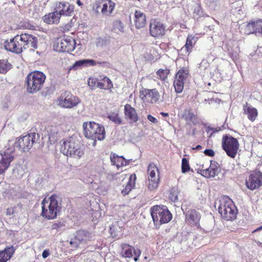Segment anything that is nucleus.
Here are the masks:
<instances>
[{
    "label": "nucleus",
    "mask_w": 262,
    "mask_h": 262,
    "mask_svg": "<svg viewBox=\"0 0 262 262\" xmlns=\"http://www.w3.org/2000/svg\"><path fill=\"white\" fill-rule=\"evenodd\" d=\"M61 198L55 194L45 198L41 202V216L48 220L55 219L61 210Z\"/></svg>",
    "instance_id": "obj_1"
},
{
    "label": "nucleus",
    "mask_w": 262,
    "mask_h": 262,
    "mask_svg": "<svg viewBox=\"0 0 262 262\" xmlns=\"http://www.w3.org/2000/svg\"><path fill=\"white\" fill-rule=\"evenodd\" d=\"M60 151L67 156L80 159L84 155V146L77 138L71 137L64 141Z\"/></svg>",
    "instance_id": "obj_2"
},
{
    "label": "nucleus",
    "mask_w": 262,
    "mask_h": 262,
    "mask_svg": "<svg viewBox=\"0 0 262 262\" xmlns=\"http://www.w3.org/2000/svg\"><path fill=\"white\" fill-rule=\"evenodd\" d=\"M83 134L84 136L94 141L93 145H95L97 140H102L105 138V132L103 125L95 122L83 123Z\"/></svg>",
    "instance_id": "obj_3"
},
{
    "label": "nucleus",
    "mask_w": 262,
    "mask_h": 262,
    "mask_svg": "<svg viewBox=\"0 0 262 262\" xmlns=\"http://www.w3.org/2000/svg\"><path fill=\"white\" fill-rule=\"evenodd\" d=\"M219 212L223 219L232 221L236 219L237 209L232 200L227 196H224L219 201Z\"/></svg>",
    "instance_id": "obj_4"
},
{
    "label": "nucleus",
    "mask_w": 262,
    "mask_h": 262,
    "mask_svg": "<svg viewBox=\"0 0 262 262\" xmlns=\"http://www.w3.org/2000/svg\"><path fill=\"white\" fill-rule=\"evenodd\" d=\"M39 139L38 134L34 132L31 133L19 138L15 143L9 141L8 147H13L14 149L17 148L21 151H29L33 144L38 142Z\"/></svg>",
    "instance_id": "obj_5"
},
{
    "label": "nucleus",
    "mask_w": 262,
    "mask_h": 262,
    "mask_svg": "<svg viewBox=\"0 0 262 262\" xmlns=\"http://www.w3.org/2000/svg\"><path fill=\"white\" fill-rule=\"evenodd\" d=\"M46 76L42 72L35 71L27 77V90L30 93L39 91L43 86Z\"/></svg>",
    "instance_id": "obj_6"
},
{
    "label": "nucleus",
    "mask_w": 262,
    "mask_h": 262,
    "mask_svg": "<svg viewBox=\"0 0 262 262\" xmlns=\"http://www.w3.org/2000/svg\"><path fill=\"white\" fill-rule=\"evenodd\" d=\"M150 214L154 224L160 226L169 222L172 219V215L165 206H154L150 209Z\"/></svg>",
    "instance_id": "obj_7"
},
{
    "label": "nucleus",
    "mask_w": 262,
    "mask_h": 262,
    "mask_svg": "<svg viewBox=\"0 0 262 262\" xmlns=\"http://www.w3.org/2000/svg\"><path fill=\"white\" fill-rule=\"evenodd\" d=\"M222 145L223 149L229 157L235 158L239 147V143L236 138L225 135L223 137Z\"/></svg>",
    "instance_id": "obj_8"
},
{
    "label": "nucleus",
    "mask_w": 262,
    "mask_h": 262,
    "mask_svg": "<svg viewBox=\"0 0 262 262\" xmlns=\"http://www.w3.org/2000/svg\"><path fill=\"white\" fill-rule=\"evenodd\" d=\"M58 104L61 107L72 108L81 102L80 99L73 95L70 92L65 91L58 99Z\"/></svg>",
    "instance_id": "obj_9"
},
{
    "label": "nucleus",
    "mask_w": 262,
    "mask_h": 262,
    "mask_svg": "<svg viewBox=\"0 0 262 262\" xmlns=\"http://www.w3.org/2000/svg\"><path fill=\"white\" fill-rule=\"evenodd\" d=\"M13 147H7L5 150L1 151L2 159L0 161V177L3 178L5 171L9 167L11 162L14 159Z\"/></svg>",
    "instance_id": "obj_10"
},
{
    "label": "nucleus",
    "mask_w": 262,
    "mask_h": 262,
    "mask_svg": "<svg viewBox=\"0 0 262 262\" xmlns=\"http://www.w3.org/2000/svg\"><path fill=\"white\" fill-rule=\"evenodd\" d=\"M75 45V40L72 37L65 36L58 39L57 50L70 53L74 50Z\"/></svg>",
    "instance_id": "obj_11"
},
{
    "label": "nucleus",
    "mask_w": 262,
    "mask_h": 262,
    "mask_svg": "<svg viewBox=\"0 0 262 262\" xmlns=\"http://www.w3.org/2000/svg\"><path fill=\"white\" fill-rule=\"evenodd\" d=\"M140 96L143 101H147L151 103L162 101L160 93L156 89H144L140 91Z\"/></svg>",
    "instance_id": "obj_12"
},
{
    "label": "nucleus",
    "mask_w": 262,
    "mask_h": 262,
    "mask_svg": "<svg viewBox=\"0 0 262 262\" xmlns=\"http://www.w3.org/2000/svg\"><path fill=\"white\" fill-rule=\"evenodd\" d=\"M20 42L19 35H17L11 38L10 41L6 40L4 46L7 51L19 54L24 51L22 44Z\"/></svg>",
    "instance_id": "obj_13"
},
{
    "label": "nucleus",
    "mask_w": 262,
    "mask_h": 262,
    "mask_svg": "<svg viewBox=\"0 0 262 262\" xmlns=\"http://www.w3.org/2000/svg\"><path fill=\"white\" fill-rule=\"evenodd\" d=\"M19 35L24 50L29 49L34 51L37 49L38 39L36 37L28 33L21 34Z\"/></svg>",
    "instance_id": "obj_14"
},
{
    "label": "nucleus",
    "mask_w": 262,
    "mask_h": 262,
    "mask_svg": "<svg viewBox=\"0 0 262 262\" xmlns=\"http://www.w3.org/2000/svg\"><path fill=\"white\" fill-rule=\"evenodd\" d=\"M92 236L90 232L85 230L78 231L75 237L72 238L70 244L73 248H78L80 245L85 244L91 240Z\"/></svg>",
    "instance_id": "obj_15"
},
{
    "label": "nucleus",
    "mask_w": 262,
    "mask_h": 262,
    "mask_svg": "<svg viewBox=\"0 0 262 262\" xmlns=\"http://www.w3.org/2000/svg\"><path fill=\"white\" fill-rule=\"evenodd\" d=\"M189 75V70L187 69H180L177 73L173 82V86L176 92L180 93L184 89V81Z\"/></svg>",
    "instance_id": "obj_16"
},
{
    "label": "nucleus",
    "mask_w": 262,
    "mask_h": 262,
    "mask_svg": "<svg viewBox=\"0 0 262 262\" xmlns=\"http://www.w3.org/2000/svg\"><path fill=\"white\" fill-rule=\"evenodd\" d=\"M246 185L251 190H254L262 185V172L259 171L253 172L246 180Z\"/></svg>",
    "instance_id": "obj_17"
},
{
    "label": "nucleus",
    "mask_w": 262,
    "mask_h": 262,
    "mask_svg": "<svg viewBox=\"0 0 262 262\" xmlns=\"http://www.w3.org/2000/svg\"><path fill=\"white\" fill-rule=\"evenodd\" d=\"M165 28L163 24L158 21L154 20L149 25V33L154 37H158L165 34Z\"/></svg>",
    "instance_id": "obj_18"
},
{
    "label": "nucleus",
    "mask_w": 262,
    "mask_h": 262,
    "mask_svg": "<svg viewBox=\"0 0 262 262\" xmlns=\"http://www.w3.org/2000/svg\"><path fill=\"white\" fill-rule=\"evenodd\" d=\"M220 172V168L219 166L218 163L212 161H210V165L209 168L200 170L201 175L207 178L214 177Z\"/></svg>",
    "instance_id": "obj_19"
},
{
    "label": "nucleus",
    "mask_w": 262,
    "mask_h": 262,
    "mask_svg": "<svg viewBox=\"0 0 262 262\" xmlns=\"http://www.w3.org/2000/svg\"><path fill=\"white\" fill-rule=\"evenodd\" d=\"M55 10L60 16H71L74 12V6L68 2H59L56 3Z\"/></svg>",
    "instance_id": "obj_20"
},
{
    "label": "nucleus",
    "mask_w": 262,
    "mask_h": 262,
    "mask_svg": "<svg viewBox=\"0 0 262 262\" xmlns=\"http://www.w3.org/2000/svg\"><path fill=\"white\" fill-rule=\"evenodd\" d=\"M106 62H96L95 60L93 59H84L82 60H79L76 61L72 66V67L70 68V70L74 69L75 70L81 69L83 67H86L89 66H95L97 64H106Z\"/></svg>",
    "instance_id": "obj_21"
},
{
    "label": "nucleus",
    "mask_w": 262,
    "mask_h": 262,
    "mask_svg": "<svg viewBox=\"0 0 262 262\" xmlns=\"http://www.w3.org/2000/svg\"><path fill=\"white\" fill-rule=\"evenodd\" d=\"M124 114L125 118L129 120L130 124L136 123L138 120V116L136 110L130 104L125 105Z\"/></svg>",
    "instance_id": "obj_22"
},
{
    "label": "nucleus",
    "mask_w": 262,
    "mask_h": 262,
    "mask_svg": "<svg viewBox=\"0 0 262 262\" xmlns=\"http://www.w3.org/2000/svg\"><path fill=\"white\" fill-rule=\"evenodd\" d=\"M201 214L194 209H190L186 213V219L190 224L199 226Z\"/></svg>",
    "instance_id": "obj_23"
},
{
    "label": "nucleus",
    "mask_w": 262,
    "mask_h": 262,
    "mask_svg": "<svg viewBox=\"0 0 262 262\" xmlns=\"http://www.w3.org/2000/svg\"><path fill=\"white\" fill-rule=\"evenodd\" d=\"M134 23L137 29H140L145 26L146 20L144 13L140 10H136L134 14Z\"/></svg>",
    "instance_id": "obj_24"
},
{
    "label": "nucleus",
    "mask_w": 262,
    "mask_h": 262,
    "mask_svg": "<svg viewBox=\"0 0 262 262\" xmlns=\"http://www.w3.org/2000/svg\"><path fill=\"white\" fill-rule=\"evenodd\" d=\"M244 114L247 115L248 118L251 121H254L258 115L257 110L249 105L247 102L243 106Z\"/></svg>",
    "instance_id": "obj_25"
},
{
    "label": "nucleus",
    "mask_w": 262,
    "mask_h": 262,
    "mask_svg": "<svg viewBox=\"0 0 262 262\" xmlns=\"http://www.w3.org/2000/svg\"><path fill=\"white\" fill-rule=\"evenodd\" d=\"M60 15L56 10L55 11L45 15L43 17V21L48 24H54L59 23Z\"/></svg>",
    "instance_id": "obj_26"
},
{
    "label": "nucleus",
    "mask_w": 262,
    "mask_h": 262,
    "mask_svg": "<svg viewBox=\"0 0 262 262\" xmlns=\"http://www.w3.org/2000/svg\"><path fill=\"white\" fill-rule=\"evenodd\" d=\"M111 161L112 164L116 165L118 168L127 165L126 160L123 156H118L115 154L111 156Z\"/></svg>",
    "instance_id": "obj_27"
},
{
    "label": "nucleus",
    "mask_w": 262,
    "mask_h": 262,
    "mask_svg": "<svg viewBox=\"0 0 262 262\" xmlns=\"http://www.w3.org/2000/svg\"><path fill=\"white\" fill-rule=\"evenodd\" d=\"M197 38L192 35H189L187 36L185 46L182 48V50H185L186 53H189L193 48L196 41Z\"/></svg>",
    "instance_id": "obj_28"
},
{
    "label": "nucleus",
    "mask_w": 262,
    "mask_h": 262,
    "mask_svg": "<svg viewBox=\"0 0 262 262\" xmlns=\"http://www.w3.org/2000/svg\"><path fill=\"white\" fill-rule=\"evenodd\" d=\"M136 179V175L135 174H132L130 177L129 181L126 184V186L124 188H123L122 191L121 193L123 195H125L127 194L130 191L132 190V188L135 186V180Z\"/></svg>",
    "instance_id": "obj_29"
},
{
    "label": "nucleus",
    "mask_w": 262,
    "mask_h": 262,
    "mask_svg": "<svg viewBox=\"0 0 262 262\" xmlns=\"http://www.w3.org/2000/svg\"><path fill=\"white\" fill-rule=\"evenodd\" d=\"M123 23L120 20L117 19L113 23L112 30L114 32L119 34L124 32Z\"/></svg>",
    "instance_id": "obj_30"
},
{
    "label": "nucleus",
    "mask_w": 262,
    "mask_h": 262,
    "mask_svg": "<svg viewBox=\"0 0 262 262\" xmlns=\"http://www.w3.org/2000/svg\"><path fill=\"white\" fill-rule=\"evenodd\" d=\"M122 250L121 252L123 256L130 258L133 256V248L127 244L122 245Z\"/></svg>",
    "instance_id": "obj_31"
},
{
    "label": "nucleus",
    "mask_w": 262,
    "mask_h": 262,
    "mask_svg": "<svg viewBox=\"0 0 262 262\" xmlns=\"http://www.w3.org/2000/svg\"><path fill=\"white\" fill-rule=\"evenodd\" d=\"M12 68V65L6 59H0V73L5 74Z\"/></svg>",
    "instance_id": "obj_32"
},
{
    "label": "nucleus",
    "mask_w": 262,
    "mask_h": 262,
    "mask_svg": "<svg viewBox=\"0 0 262 262\" xmlns=\"http://www.w3.org/2000/svg\"><path fill=\"white\" fill-rule=\"evenodd\" d=\"M169 73L168 69H159L156 73L157 77L162 81H165L167 77V75Z\"/></svg>",
    "instance_id": "obj_33"
},
{
    "label": "nucleus",
    "mask_w": 262,
    "mask_h": 262,
    "mask_svg": "<svg viewBox=\"0 0 262 262\" xmlns=\"http://www.w3.org/2000/svg\"><path fill=\"white\" fill-rule=\"evenodd\" d=\"M108 118L112 122H114L115 124H122V120L119 117L118 114L117 113L113 112L110 113L108 116Z\"/></svg>",
    "instance_id": "obj_34"
},
{
    "label": "nucleus",
    "mask_w": 262,
    "mask_h": 262,
    "mask_svg": "<svg viewBox=\"0 0 262 262\" xmlns=\"http://www.w3.org/2000/svg\"><path fill=\"white\" fill-rule=\"evenodd\" d=\"M155 170H158L156 166L154 164H149L148 167V172L149 177V179H156Z\"/></svg>",
    "instance_id": "obj_35"
},
{
    "label": "nucleus",
    "mask_w": 262,
    "mask_h": 262,
    "mask_svg": "<svg viewBox=\"0 0 262 262\" xmlns=\"http://www.w3.org/2000/svg\"><path fill=\"white\" fill-rule=\"evenodd\" d=\"M159 179H149V184L148 186V189L150 190H153L156 189L159 184Z\"/></svg>",
    "instance_id": "obj_36"
},
{
    "label": "nucleus",
    "mask_w": 262,
    "mask_h": 262,
    "mask_svg": "<svg viewBox=\"0 0 262 262\" xmlns=\"http://www.w3.org/2000/svg\"><path fill=\"white\" fill-rule=\"evenodd\" d=\"M190 170L189 162L186 158H183L182 161V172L186 173Z\"/></svg>",
    "instance_id": "obj_37"
},
{
    "label": "nucleus",
    "mask_w": 262,
    "mask_h": 262,
    "mask_svg": "<svg viewBox=\"0 0 262 262\" xmlns=\"http://www.w3.org/2000/svg\"><path fill=\"white\" fill-rule=\"evenodd\" d=\"M169 198V199L173 202H178L179 201V199L177 190L175 189H172L170 192Z\"/></svg>",
    "instance_id": "obj_38"
},
{
    "label": "nucleus",
    "mask_w": 262,
    "mask_h": 262,
    "mask_svg": "<svg viewBox=\"0 0 262 262\" xmlns=\"http://www.w3.org/2000/svg\"><path fill=\"white\" fill-rule=\"evenodd\" d=\"M13 173L14 174H17L18 176L22 177L25 173L23 167L20 165H18L13 169Z\"/></svg>",
    "instance_id": "obj_39"
},
{
    "label": "nucleus",
    "mask_w": 262,
    "mask_h": 262,
    "mask_svg": "<svg viewBox=\"0 0 262 262\" xmlns=\"http://www.w3.org/2000/svg\"><path fill=\"white\" fill-rule=\"evenodd\" d=\"M15 251V249L13 246L10 247H7L5 249L4 251H2L3 252H5V255H6L9 259H10L12 256Z\"/></svg>",
    "instance_id": "obj_40"
},
{
    "label": "nucleus",
    "mask_w": 262,
    "mask_h": 262,
    "mask_svg": "<svg viewBox=\"0 0 262 262\" xmlns=\"http://www.w3.org/2000/svg\"><path fill=\"white\" fill-rule=\"evenodd\" d=\"M253 25V21L249 23L246 25L245 27V32L247 34H250L251 33H256L255 29H253L254 28Z\"/></svg>",
    "instance_id": "obj_41"
},
{
    "label": "nucleus",
    "mask_w": 262,
    "mask_h": 262,
    "mask_svg": "<svg viewBox=\"0 0 262 262\" xmlns=\"http://www.w3.org/2000/svg\"><path fill=\"white\" fill-rule=\"evenodd\" d=\"M65 226L63 222H58L53 224L51 226V229H56L57 230H61Z\"/></svg>",
    "instance_id": "obj_42"
},
{
    "label": "nucleus",
    "mask_w": 262,
    "mask_h": 262,
    "mask_svg": "<svg viewBox=\"0 0 262 262\" xmlns=\"http://www.w3.org/2000/svg\"><path fill=\"white\" fill-rule=\"evenodd\" d=\"M98 81V80L96 78H89L88 80V85L91 88L96 86Z\"/></svg>",
    "instance_id": "obj_43"
},
{
    "label": "nucleus",
    "mask_w": 262,
    "mask_h": 262,
    "mask_svg": "<svg viewBox=\"0 0 262 262\" xmlns=\"http://www.w3.org/2000/svg\"><path fill=\"white\" fill-rule=\"evenodd\" d=\"M108 2L107 5H108V12L110 13H112L115 7V3L111 0H106Z\"/></svg>",
    "instance_id": "obj_44"
},
{
    "label": "nucleus",
    "mask_w": 262,
    "mask_h": 262,
    "mask_svg": "<svg viewBox=\"0 0 262 262\" xmlns=\"http://www.w3.org/2000/svg\"><path fill=\"white\" fill-rule=\"evenodd\" d=\"M96 87L105 90L110 89V85H105L102 81H98Z\"/></svg>",
    "instance_id": "obj_45"
},
{
    "label": "nucleus",
    "mask_w": 262,
    "mask_h": 262,
    "mask_svg": "<svg viewBox=\"0 0 262 262\" xmlns=\"http://www.w3.org/2000/svg\"><path fill=\"white\" fill-rule=\"evenodd\" d=\"M10 105V99L9 97H6L5 100L3 104V106L4 108H8Z\"/></svg>",
    "instance_id": "obj_46"
},
{
    "label": "nucleus",
    "mask_w": 262,
    "mask_h": 262,
    "mask_svg": "<svg viewBox=\"0 0 262 262\" xmlns=\"http://www.w3.org/2000/svg\"><path fill=\"white\" fill-rule=\"evenodd\" d=\"M9 259L5 255V252L0 251V262H6Z\"/></svg>",
    "instance_id": "obj_47"
},
{
    "label": "nucleus",
    "mask_w": 262,
    "mask_h": 262,
    "mask_svg": "<svg viewBox=\"0 0 262 262\" xmlns=\"http://www.w3.org/2000/svg\"><path fill=\"white\" fill-rule=\"evenodd\" d=\"M102 82L105 85H106V84L110 85V89L113 87V84L111 80L107 77H105L102 79Z\"/></svg>",
    "instance_id": "obj_48"
},
{
    "label": "nucleus",
    "mask_w": 262,
    "mask_h": 262,
    "mask_svg": "<svg viewBox=\"0 0 262 262\" xmlns=\"http://www.w3.org/2000/svg\"><path fill=\"white\" fill-rule=\"evenodd\" d=\"M204 153L206 156L209 157H213L214 156V152L211 149H207L204 151Z\"/></svg>",
    "instance_id": "obj_49"
},
{
    "label": "nucleus",
    "mask_w": 262,
    "mask_h": 262,
    "mask_svg": "<svg viewBox=\"0 0 262 262\" xmlns=\"http://www.w3.org/2000/svg\"><path fill=\"white\" fill-rule=\"evenodd\" d=\"M108 2L103 4V7L101 9V12L102 14H105L108 12V5H107Z\"/></svg>",
    "instance_id": "obj_50"
},
{
    "label": "nucleus",
    "mask_w": 262,
    "mask_h": 262,
    "mask_svg": "<svg viewBox=\"0 0 262 262\" xmlns=\"http://www.w3.org/2000/svg\"><path fill=\"white\" fill-rule=\"evenodd\" d=\"M110 233L113 237L117 236L118 233L115 230V227L114 226H112L110 227Z\"/></svg>",
    "instance_id": "obj_51"
},
{
    "label": "nucleus",
    "mask_w": 262,
    "mask_h": 262,
    "mask_svg": "<svg viewBox=\"0 0 262 262\" xmlns=\"http://www.w3.org/2000/svg\"><path fill=\"white\" fill-rule=\"evenodd\" d=\"M147 119L149 121L151 122L152 123H155V124L157 123L158 122V120L155 117L151 116V115H148L147 116Z\"/></svg>",
    "instance_id": "obj_52"
},
{
    "label": "nucleus",
    "mask_w": 262,
    "mask_h": 262,
    "mask_svg": "<svg viewBox=\"0 0 262 262\" xmlns=\"http://www.w3.org/2000/svg\"><path fill=\"white\" fill-rule=\"evenodd\" d=\"M50 253L48 250H45L42 253V256L43 258H47L49 255Z\"/></svg>",
    "instance_id": "obj_53"
},
{
    "label": "nucleus",
    "mask_w": 262,
    "mask_h": 262,
    "mask_svg": "<svg viewBox=\"0 0 262 262\" xmlns=\"http://www.w3.org/2000/svg\"><path fill=\"white\" fill-rule=\"evenodd\" d=\"M200 11L201 7L198 4H195V8L194 10V12H195L197 14H199Z\"/></svg>",
    "instance_id": "obj_54"
},
{
    "label": "nucleus",
    "mask_w": 262,
    "mask_h": 262,
    "mask_svg": "<svg viewBox=\"0 0 262 262\" xmlns=\"http://www.w3.org/2000/svg\"><path fill=\"white\" fill-rule=\"evenodd\" d=\"M188 115L191 120H192L193 117H195L194 115L191 112H189Z\"/></svg>",
    "instance_id": "obj_55"
},
{
    "label": "nucleus",
    "mask_w": 262,
    "mask_h": 262,
    "mask_svg": "<svg viewBox=\"0 0 262 262\" xmlns=\"http://www.w3.org/2000/svg\"><path fill=\"white\" fill-rule=\"evenodd\" d=\"M133 251L136 256L138 255V254H139V255H140V253H141L139 250H138V249L135 250L134 248H133Z\"/></svg>",
    "instance_id": "obj_56"
},
{
    "label": "nucleus",
    "mask_w": 262,
    "mask_h": 262,
    "mask_svg": "<svg viewBox=\"0 0 262 262\" xmlns=\"http://www.w3.org/2000/svg\"><path fill=\"white\" fill-rule=\"evenodd\" d=\"M161 115L164 117H167L169 116L168 113L164 112H161Z\"/></svg>",
    "instance_id": "obj_57"
},
{
    "label": "nucleus",
    "mask_w": 262,
    "mask_h": 262,
    "mask_svg": "<svg viewBox=\"0 0 262 262\" xmlns=\"http://www.w3.org/2000/svg\"><path fill=\"white\" fill-rule=\"evenodd\" d=\"M193 149H194V148ZM195 149L196 150H201L202 149V146L200 145H198L195 147Z\"/></svg>",
    "instance_id": "obj_58"
},
{
    "label": "nucleus",
    "mask_w": 262,
    "mask_h": 262,
    "mask_svg": "<svg viewBox=\"0 0 262 262\" xmlns=\"http://www.w3.org/2000/svg\"><path fill=\"white\" fill-rule=\"evenodd\" d=\"M100 7V3H97L96 4V10H98Z\"/></svg>",
    "instance_id": "obj_59"
},
{
    "label": "nucleus",
    "mask_w": 262,
    "mask_h": 262,
    "mask_svg": "<svg viewBox=\"0 0 262 262\" xmlns=\"http://www.w3.org/2000/svg\"><path fill=\"white\" fill-rule=\"evenodd\" d=\"M77 4L78 5V6H81L83 5V3L80 1V0H77Z\"/></svg>",
    "instance_id": "obj_60"
},
{
    "label": "nucleus",
    "mask_w": 262,
    "mask_h": 262,
    "mask_svg": "<svg viewBox=\"0 0 262 262\" xmlns=\"http://www.w3.org/2000/svg\"><path fill=\"white\" fill-rule=\"evenodd\" d=\"M214 129V128H212V127H208L207 128V133H209V132L210 131H212Z\"/></svg>",
    "instance_id": "obj_61"
},
{
    "label": "nucleus",
    "mask_w": 262,
    "mask_h": 262,
    "mask_svg": "<svg viewBox=\"0 0 262 262\" xmlns=\"http://www.w3.org/2000/svg\"><path fill=\"white\" fill-rule=\"evenodd\" d=\"M220 130V129H217L216 128H214V129L212 130V133L211 134V136L212 135V133L217 132Z\"/></svg>",
    "instance_id": "obj_62"
},
{
    "label": "nucleus",
    "mask_w": 262,
    "mask_h": 262,
    "mask_svg": "<svg viewBox=\"0 0 262 262\" xmlns=\"http://www.w3.org/2000/svg\"><path fill=\"white\" fill-rule=\"evenodd\" d=\"M139 255H140L139 254H138V255H137L135 257H134V259L135 261H137L138 260V257H139Z\"/></svg>",
    "instance_id": "obj_63"
},
{
    "label": "nucleus",
    "mask_w": 262,
    "mask_h": 262,
    "mask_svg": "<svg viewBox=\"0 0 262 262\" xmlns=\"http://www.w3.org/2000/svg\"><path fill=\"white\" fill-rule=\"evenodd\" d=\"M262 229V226H260L258 228H257L256 229H255L254 232H256V231H259L260 230H261Z\"/></svg>",
    "instance_id": "obj_64"
}]
</instances>
